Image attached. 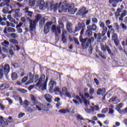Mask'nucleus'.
<instances>
[{"instance_id":"nucleus-9","label":"nucleus","mask_w":127,"mask_h":127,"mask_svg":"<svg viewBox=\"0 0 127 127\" xmlns=\"http://www.w3.org/2000/svg\"><path fill=\"white\" fill-rule=\"evenodd\" d=\"M52 22H48L44 26V32L45 34H47L50 31V28L52 25Z\"/></svg>"},{"instance_id":"nucleus-12","label":"nucleus","mask_w":127,"mask_h":127,"mask_svg":"<svg viewBox=\"0 0 127 127\" xmlns=\"http://www.w3.org/2000/svg\"><path fill=\"white\" fill-rule=\"evenodd\" d=\"M50 93H54V87H56V81L52 80L49 82Z\"/></svg>"},{"instance_id":"nucleus-56","label":"nucleus","mask_w":127,"mask_h":127,"mask_svg":"<svg viewBox=\"0 0 127 127\" xmlns=\"http://www.w3.org/2000/svg\"><path fill=\"white\" fill-rule=\"evenodd\" d=\"M97 117L98 118H105V117H106V115L105 114H98Z\"/></svg>"},{"instance_id":"nucleus-31","label":"nucleus","mask_w":127,"mask_h":127,"mask_svg":"<svg viewBox=\"0 0 127 127\" xmlns=\"http://www.w3.org/2000/svg\"><path fill=\"white\" fill-rule=\"evenodd\" d=\"M12 66L14 68H15V69H16V68H18V67H19V64L17 63L13 62V63H12Z\"/></svg>"},{"instance_id":"nucleus-38","label":"nucleus","mask_w":127,"mask_h":127,"mask_svg":"<svg viewBox=\"0 0 127 127\" xmlns=\"http://www.w3.org/2000/svg\"><path fill=\"white\" fill-rule=\"evenodd\" d=\"M116 100H117V96L112 97L109 100V103H112L113 102H116Z\"/></svg>"},{"instance_id":"nucleus-32","label":"nucleus","mask_w":127,"mask_h":127,"mask_svg":"<svg viewBox=\"0 0 127 127\" xmlns=\"http://www.w3.org/2000/svg\"><path fill=\"white\" fill-rule=\"evenodd\" d=\"M58 3H56L54 5V11H57V10H58V8H59V6H58Z\"/></svg>"},{"instance_id":"nucleus-44","label":"nucleus","mask_w":127,"mask_h":127,"mask_svg":"<svg viewBox=\"0 0 127 127\" xmlns=\"http://www.w3.org/2000/svg\"><path fill=\"white\" fill-rule=\"evenodd\" d=\"M62 41L63 43H66V41H67V38L65 36H62Z\"/></svg>"},{"instance_id":"nucleus-3","label":"nucleus","mask_w":127,"mask_h":127,"mask_svg":"<svg viewBox=\"0 0 127 127\" xmlns=\"http://www.w3.org/2000/svg\"><path fill=\"white\" fill-rule=\"evenodd\" d=\"M94 39L93 37H91L90 38L88 39V38H86L85 39H83L82 36H80L79 37V41L82 44V46L83 47H85V48H88L89 46L91 43H92V41H94Z\"/></svg>"},{"instance_id":"nucleus-63","label":"nucleus","mask_w":127,"mask_h":127,"mask_svg":"<svg viewBox=\"0 0 127 127\" xmlns=\"http://www.w3.org/2000/svg\"><path fill=\"white\" fill-rule=\"evenodd\" d=\"M63 33L62 34V36H65V34H67V31L65 30L64 29L62 30Z\"/></svg>"},{"instance_id":"nucleus-43","label":"nucleus","mask_w":127,"mask_h":127,"mask_svg":"<svg viewBox=\"0 0 127 127\" xmlns=\"http://www.w3.org/2000/svg\"><path fill=\"white\" fill-rule=\"evenodd\" d=\"M26 110L28 113H32V112H33V109L30 107H26Z\"/></svg>"},{"instance_id":"nucleus-4","label":"nucleus","mask_w":127,"mask_h":127,"mask_svg":"<svg viewBox=\"0 0 127 127\" xmlns=\"http://www.w3.org/2000/svg\"><path fill=\"white\" fill-rule=\"evenodd\" d=\"M9 71H10L9 64H5L4 67L0 68V79L3 77V74L5 76L7 75L8 73H9Z\"/></svg>"},{"instance_id":"nucleus-33","label":"nucleus","mask_w":127,"mask_h":127,"mask_svg":"<svg viewBox=\"0 0 127 127\" xmlns=\"http://www.w3.org/2000/svg\"><path fill=\"white\" fill-rule=\"evenodd\" d=\"M40 9H43L44 8V1L41 0L40 5H39Z\"/></svg>"},{"instance_id":"nucleus-30","label":"nucleus","mask_w":127,"mask_h":127,"mask_svg":"<svg viewBox=\"0 0 127 127\" xmlns=\"http://www.w3.org/2000/svg\"><path fill=\"white\" fill-rule=\"evenodd\" d=\"M32 83H33V78H30V79L25 83V86H27L28 85H30Z\"/></svg>"},{"instance_id":"nucleus-2","label":"nucleus","mask_w":127,"mask_h":127,"mask_svg":"<svg viewBox=\"0 0 127 127\" xmlns=\"http://www.w3.org/2000/svg\"><path fill=\"white\" fill-rule=\"evenodd\" d=\"M42 82H44L42 83ZM47 82H48V77H47L45 80V74L43 73L40 77L39 81L36 83V87H39L40 89L41 88L42 91H44V90H46L47 87Z\"/></svg>"},{"instance_id":"nucleus-11","label":"nucleus","mask_w":127,"mask_h":127,"mask_svg":"<svg viewBox=\"0 0 127 127\" xmlns=\"http://www.w3.org/2000/svg\"><path fill=\"white\" fill-rule=\"evenodd\" d=\"M52 30L53 32H55L56 36H58V34H60L61 33V29L58 26L56 27V26L55 25L52 26Z\"/></svg>"},{"instance_id":"nucleus-35","label":"nucleus","mask_w":127,"mask_h":127,"mask_svg":"<svg viewBox=\"0 0 127 127\" xmlns=\"http://www.w3.org/2000/svg\"><path fill=\"white\" fill-rule=\"evenodd\" d=\"M10 36L11 38H13V39H16L17 38V35L14 33L10 34Z\"/></svg>"},{"instance_id":"nucleus-22","label":"nucleus","mask_w":127,"mask_h":127,"mask_svg":"<svg viewBox=\"0 0 127 127\" xmlns=\"http://www.w3.org/2000/svg\"><path fill=\"white\" fill-rule=\"evenodd\" d=\"M107 45H104V44L101 43L100 44V47L102 51H103V52H106L107 51V49L108 48Z\"/></svg>"},{"instance_id":"nucleus-24","label":"nucleus","mask_w":127,"mask_h":127,"mask_svg":"<svg viewBox=\"0 0 127 127\" xmlns=\"http://www.w3.org/2000/svg\"><path fill=\"white\" fill-rule=\"evenodd\" d=\"M85 34L86 36H92V35H93V32L89 29H87L85 31Z\"/></svg>"},{"instance_id":"nucleus-53","label":"nucleus","mask_w":127,"mask_h":127,"mask_svg":"<svg viewBox=\"0 0 127 127\" xmlns=\"http://www.w3.org/2000/svg\"><path fill=\"white\" fill-rule=\"evenodd\" d=\"M3 123V118L2 116H0V127L2 126Z\"/></svg>"},{"instance_id":"nucleus-50","label":"nucleus","mask_w":127,"mask_h":127,"mask_svg":"<svg viewBox=\"0 0 127 127\" xmlns=\"http://www.w3.org/2000/svg\"><path fill=\"white\" fill-rule=\"evenodd\" d=\"M73 41L76 43L77 45H80V42H79V40L77 38H74Z\"/></svg>"},{"instance_id":"nucleus-60","label":"nucleus","mask_w":127,"mask_h":127,"mask_svg":"<svg viewBox=\"0 0 127 127\" xmlns=\"http://www.w3.org/2000/svg\"><path fill=\"white\" fill-rule=\"evenodd\" d=\"M23 25V23L20 22L18 25H16V28H20Z\"/></svg>"},{"instance_id":"nucleus-5","label":"nucleus","mask_w":127,"mask_h":127,"mask_svg":"<svg viewBox=\"0 0 127 127\" xmlns=\"http://www.w3.org/2000/svg\"><path fill=\"white\" fill-rule=\"evenodd\" d=\"M85 27H86V25H85V23L83 22L80 23L79 22L77 26L75 27V31H80V36H82L83 34H84V31H85Z\"/></svg>"},{"instance_id":"nucleus-51","label":"nucleus","mask_w":127,"mask_h":127,"mask_svg":"<svg viewBox=\"0 0 127 127\" xmlns=\"http://www.w3.org/2000/svg\"><path fill=\"white\" fill-rule=\"evenodd\" d=\"M95 92V89L93 88H91L89 90V93L90 95H94V93Z\"/></svg>"},{"instance_id":"nucleus-21","label":"nucleus","mask_w":127,"mask_h":127,"mask_svg":"<svg viewBox=\"0 0 127 127\" xmlns=\"http://www.w3.org/2000/svg\"><path fill=\"white\" fill-rule=\"evenodd\" d=\"M96 52L98 53L99 56L102 58V59H104V60H106L107 59V57H106V56L105 55H103V52L101 51H99V50H96Z\"/></svg>"},{"instance_id":"nucleus-58","label":"nucleus","mask_w":127,"mask_h":127,"mask_svg":"<svg viewBox=\"0 0 127 127\" xmlns=\"http://www.w3.org/2000/svg\"><path fill=\"white\" fill-rule=\"evenodd\" d=\"M92 20L93 23H98V19L97 18H92Z\"/></svg>"},{"instance_id":"nucleus-46","label":"nucleus","mask_w":127,"mask_h":127,"mask_svg":"<svg viewBox=\"0 0 127 127\" xmlns=\"http://www.w3.org/2000/svg\"><path fill=\"white\" fill-rule=\"evenodd\" d=\"M114 25L116 26L117 32H119L120 31V26H119V24L117 23H115Z\"/></svg>"},{"instance_id":"nucleus-41","label":"nucleus","mask_w":127,"mask_h":127,"mask_svg":"<svg viewBox=\"0 0 127 127\" xmlns=\"http://www.w3.org/2000/svg\"><path fill=\"white\" fill-rule=\"evenodd\" d=\"M28 80V76H24L21 80L22 83H25L26 81Z\"/></svg>"},{"instance_id":"nucleus-28","label":"nucleus","mask_w":127,"mask_h":127,"mask_svg":"<svg viewBox=\"0 0 127 127\" xmlns=\"http://www.w3.org/2000/svg\"><path fill=\"white\" fill-rule=\"evenodd\" d=\"M72 24L71 23H67L66 25V29L68 32H72Z\"/></svg>"},{"instance_id":"nucleus-61","label":"nucleus","mask_w":127,"mask_h":127,"mask_svg":"<svg viewBox=\"0 0 127 127\" xmlns=\"http://www.w3.org/2000/svg\"><path fill=\"white\" fill-rule=\"evenodd\" d=\"M41 18V16L40 14H38L36 16V20H37V21H39V20H40Z\"/></svg>"},{"instance_id":"nucleus-26","label":"nucleus","mask_w":127,"mask_h":127,"mask_svg":"<svg viewBox=\"0 0 127 127\" xmlns=\"http://www.w3.org/2000/svg\"><path fill=\"white\" fill-rule=\"evenodd\" d=\"M103 31H102V36H105L106 35V33H107V31H108V28L107 26H104L102 28Z\"/></svg>"},{"instance_id":"nucleus-29","label":"nucleus","mask_w":127,"mask_h":127,"mask_svg":"<svg viewBox=\"0 0 127 127\" xmlns=\"http://www.w3.org/2000/svg\"><path fill=\"white\" fill-rule=\"evenodd\" d=\"M35 0H30L29 2V4L30 6H34L35 5Z\"/></svg>"},{"instance_id":"nucleus-6","label":"nucleus","mask_w":127,"mask_h":127,"mask_svg":"<svg viewBox=\"0 0 127 127\" xmlns=\"http://www.w3.org/2000/svg\"><path fill=\"white\" fill-rule=\"evenodd\" d=\"M69 6H70V4H69V3H67V1H64L63 4L62 5V6L59 7V13H62V11H64V12H66V11L68 10V8H69Z\"/></svg>"},{"instance_id":"nucleus-17","label":"nucleus","mask_w":127,"mask_h":127,"mask_svg":"<svg viewBox=\"0 0 127 127\" xmlns=\"http://www.w3.org/2000/svg\"><path fill=\"white\" fill-rule=\"evenodd\" d=\"M87 8L86 7H83L82 8L79 9L76 14V15H80V14H83L85 11H86Z\"/></svg>"},{"instance_id":"nucleus-13","label":"nucleus","mask_w":127,"mask_h":127,"mask_svg":"<svg viewBox=\"0 0 127 127\" xmlns=\"http://www.w3.org/2000/svg\"><path fill=\"white\" fill-rule=\"evenodd\" d=\"M7 31L8 32H15L16 30L15 29L11 27H5L3 30V33L4 34H7Z\"/></svg>"},{"instance_id":"nucleus-23","label":"nucleus","mask_w":127,"mask_h":127,"mask_svg":"<svg viewBox=\"0 0 127 127\" xmlns=\"http://www.w3.org/2000/svg\"><path fill=\"white\" fill-rule=\"evenodd\" d=\"M94 38L95 39H102V34L101 33H98V34H94Z\"/></svg>"},{"instance_id":"nucleus-54","label":"nucleus","mask_w":127,"mask_h":127,"mask_svg":"<svg viewBox=\"0 0 127 127\" xmlns=\"http://www.w3.org/2000/svg\"><path fill=\"white\" fill-rule=\"evenodd\" d=\"M107 112H108V108H104L101 111L102 114H107Z\"/></svg>"},{"instance_id":"nucleus-34","label":"nucleus","mask_w":127,"mask_h":127,"mask_svg":"<svg viewBox=\"0 0 127 127\" xmlns=\"http://www.w3.org/2000/svg\"><path fill=\"white\" fill-rule=\"evenodd\" d=\"M17 91H18L19 92H21V93H22L23 94H25V93H27V90L22 88H19L17 89Z\"/></svg>"},{"instance_id":"nucleus-64","label":"nucleus","mask_w":127,"mask_h":127,"mask_svg":"<svg viewBox=\"0 0 127 127\" xmlns=\"http://www.w3.org/2000/svg\"><path fill=\"white\" fill-rule=\"evenodd\" d=\"M100 27L101 28H103V27H104L105 26V23H104V22H101L100 23Z\"/></svg>"},{"instance_id":"nucleus-16","label":"nucleus","mask_w":127,"mask_h":127,"mask_svg":"<svg viewBox=\"0 0 127 127\" xmlns=\"http://www.w3.org/2000/svg\"><path fill=\"white\" fill-rule=\"evenodd\" d=\"M87 29H89L91 31H96L97 30V25L96 24H92V25L87 26Z\"/></svg>"},{"instance_id":"nucleus-39","label":"nucleus","mask_w":127,"mask_h":127,"mask_svg":"<svg viewBox=\"0 0 127 127\" xmlns=\"http://www.w3.org/2000/svg\"><path fill=\"white\" fill-rule=\"evenodd\" d=\"M61 29H64V23L63 22L59 23V25L58 26Z\"/></svg>"},{"instance_id":"nucleus-19","label":"nucleus","mask_w":127,"mask_h":127,"mask_svg":"<svg viewBox=\"0 0 127 127\" xmlns=\"http://www.w3.org/2000/svg\"><path fill=\"white\" fill-rule=\"evenodd\" d=\"M16 5H18V6H20V7H21V5L20 4V3L12 0L11 5V8H12V7H15Z\"/></svg>"},{"instance_id":"nucleus-25","label":"nucleus","mask_w":127,"mask_h":127,"mask_svg":"<svg viewBox=\"0 0 127 127\" xmlns=\"http://www.w3.org/2000/svg\"><path fill=\"white\" fill-rule=\"evenodd\" d=\"M70 111L68 110V109H63L59 110V113H61V114H67V113H69Z\"/></svg>"},{"instance_id":"nucleus-55","label":"nucleus","mask_w":127,"mask_h":127,"mask_svg":"<svg viewBox=\"0 0 127 127\" xmlns=\"http://www.w3.org/2000/svg\"><path fill=\"white\" fill-rule=\"evenodd\" d=\"M11 42L12 43H13L14 44H18V42H17V40H16L15 39H11Z\"/></svg>"},{"instance_id":"nucleus-59","label":"nucleus","mask_w":127,"mask_h":127,"mask_svg":"<svg viewBox=\"0 0 127 127\" xmlns=\"http://www.w3.org/2000/svg\"><path fill=\"white\" fill-rule=\"evenodd\" d=\"M88 52L90 53V54H92L93 52V47L92 46H90L88 49Z\"/></svg>"},{"instance_id":"nucleus-36","label":"nucleus","mask_w":127,"mask_h":127,"mask_svg":"<svg viewBox=\"0 0 127 127\" xmlns=\"http://www.w3.org/2000/svg\"><path fill=\"white\" fill-rule=\"evenodd\" d=\"M26 14H27V15H28V16H29V17H32V14H33V12H31L30 11H26Z\"/></svg>"},{"instance_id":"nucleus-20","label":"nucleus","mask_w":127,"mask_h":127,"mask_svg":"<svg viewBox=\"0 0 127 127\" xmlns=\"http://www.w3.org/2000/svg\"><path fill=\"white\" fill-rule=\"evenodd\" d=\"M9 87V85L3 83L0 85V90L3 91V90H5V89H7Z\"/></svg>"},{"instance_id":"nucleus-15","label":"nucleus","mask_w":127,"mask_h":127,"mask_svg":"<svg viewBox=\"0 0 127 127\" xmlns=\"http://www.w3.org/2000/svg\"><path fill=\"white\" fill-rule=\"evenodd\" d=\"M46 101L48 103H51L52 102V96L49 94H45L44 95Z\"/></svg>"},{"instance_id":"nucleus-45","label":"nucleus","mask_w":127,"mask_h":127,"mask_svg":"<svg viewBox=\"0 0 127 127\" xmlns=\"http://www.w3.org/2000/svg\"><path fill=\"white\" fill-rule=\"evenodd\" d=\"M31 100L32 103H33L34 105H35V102L36 101V98H35L34 96L32 95L31 96Z\"/></svg>"},{"instance_id":"nucleus-1","label":"nucleus","mask_w":127,"mask_h":127,"mask_svg":"<svg viewBox=\"0 0 127 127\" xmlns=\"http://www.w3.org/2000/svg\"><path fill=\"white\" fill-rule=\"evenodd\" d=\"M10 2V0H3V2L0 3V7L4 6L2 10L4 14L8 13V14H10L14 11V9H11V5L9 4ZM10 9L11 10L9 11Z\"/></svg>"},{"instance_id":"nucleus-49","label":"nucleus","mask_w":127,"mask_h":127,"mask_svg":"<svg viewBox=\"0 0 127 127\" xmlns=\"http://www.w3.org/2000/svg\"><path fill=\"white\" fill-rule=\"evenodd\" d=\"M24 116H25V113H21L18 114V117L19 119H20V118H22L23 117H24Z\"/></svg>"},{"instance_id":"nucleus-8","label":"nucleus","mask_w":127,"mask_h":127,"mask_svg":"<svg viewBox=\"0 0 127 127\" xmlns=\"http://www.w3.org/2000/svg\"><path fill=\"white\" fill-rule=\"evenodd\" d=\"M28 19L29 20V23H30V26H29V29H30V32H32V31H33V29H35L36 27V21H34L30 19L29 18H27V20H28Z\"/></svg>"},{"instance_id":"nucleus-18","label":"nucleus","mask_w":127,"mask_h":127,"mask_svg":"<svg viewBox=\"0 0 127 127\" xmlns=\"http://www.w3.org/2000/svg\"><path fill=\"white\" fill-rule=\"evenodd\" d=\"M106 50L111 58H113V57H115V56H116L115 54L112 53V50H111V49H110V47L108 46L107 49H106Z\"/></svg>"},{"instance_id":"nucleus-52","label":"nucleus","mask_w":127,"mask_h":127,"mask_svg":"<svg viewBox=\"0 0 127 127\" xmlns=\"http://www.w3.org/2000/svg\"><path fill=\"white\" fill-rule=\"evenodd\" d=\"M54 92L60 93V88H59V87H55V89H54Z\"/></svg>"},{"instance_id":"nucleus-27","label":"nucleus","mask_w":127,"mask_h":127,"mask_svg":"<svg viewBox=\"0 0 127 127\" xmlns=\"http://www.w3.org/2000/svg\"><path fill=\"white\" fill-rule=\"evenodd\" d=\"M11 79L13 81H14L17 79V73L16 72H12L11 73Z\"/></svg>"},{"instance_id":"nucleus-42","label":"nucleus","mask_w":127,"mask_h":127,"mask_svg":"<svg viewBox=\"0 0 127 127\" xmlns=\"http://www.w3.org/2000/svg\"><path fill=\"white\" fill-rule=\"evenodd\" d=\"M1 45L5 47L6 46H7V45H9V43L6 41H4V42L2 43Z\"/></svg>"},{"instance_id":"nucleus-10","label":"nucleus","mask_w":127,"mask_h":127,"mask_svg":"<svg viewBox=\"0 0 127 127\" xmlns=\"http://www.w3.org/2000/svg\"><path fill=\"white\" fill-rule=\"evenodd\" d=\"M112 40L114 41L117 47L120 45V40H119V37H118L117 34H114V35H112Z\"/></svg>"},{"instance_id":"nucleus-14","label":"nucleus","mask_w":127,"mask_h":127,"mask_svg":"<svg viewBox=\"0 0 127 127\" xmlns=\"http://www.w3.org/2000/svg\"><path fill=\"white\" fill-rule=\"evenodd\" d=\"M97 95L100 96L102 95V96H104V94H106V88H99L96 92Z\"/></svg>"},{"instance_id":"nucleus-57","label":"nucleus","mask_w":127,"mask_h":127,"mask_svg":"<svg viewBox=\"0 0 127 127\" xmlns=\"http://www.w3.org/2000/svg\"><path fill=\"white\" fill-rule=\"evenodd\" d=\"M45 24V20H41L39 22V25L41 26H42V25H44Z\"/></svg>"},{"instance_id":"nucleus-37","label":"nucleus","mask_w":127,"mask_h":127,"mask_svg":"<svg viewBox=\"0 0 127 127\" xmlns=\"http://www.w3.org/2000/svg\"><path fill=\"white\" fill-rule=\"evenodd\" d=\"M76 118L77 121H84V118L80 115H77Z\"/></svg>"},{"instance_id":"nucleus-40","label":"nucleus","mask_w":127,"mask_h":127,"mask_svg":"<svg viewBox=\"0 0 127 127\" xmlns=\"http://www.w3.org/2000/svg\"><path fill=\"white\" fill-rule=\"evenodd\" d=\"M67 91H68V89L67 87H64L62 89V94L63 95H65V93L67 92Z\"/></svg>"},{"instance_id":"nucleus-48","label":"nucleus","mask_w":127,"mask_h":127,"mask_svg":"<svg viewBox=\"0 0 127 127\" xmlns=\"http://www.w3.org/2000/svg\"><path fill=\"white\" fill-rule=\"evenodd\" d=\"M75 98L76 99V100H77V101L79 102L80 104H82V103H83V101H82V99H81V98L80 97V96H76Z\"/></svg>"},{"instance_id":"nucleus-7","label":"nucleus","mask_w":127,"mask_h":127,"mask_svg":"<svg viewBox=\"0 0 127 127\" xmlns=\"http://www.w3.org/2000/svg\"><path fill=\"white\" fill-rule=\"evenodd\" d=\"M74 7H75V4L73 3H71L69 6L68 7L67 11L68 12H69V13H70V14H75L76 12L78 10V8H74Z\"/></svg>"},{"instance_id":"nucleus-47","label":"nucleus","mask_w":127,"mask_h":127,"mask_svg":"<svg viewBox=\"0 0 127 127\" xmlns=\"http://www.w3.org/2000/svg\"><path fill=\"white\" fill-rule=\"evenodd\" d=\"M127 10H124L122 13L121 14V16H122V17H125V16L127 15Z\"/></svg>"},{"instance_id":"nucleus-62","label":"nucleus","mask_w":127,"mask_h":127,"mask_svg":"<svg viewBox=\"0 0 127 127\" xmlns=\"http://www.w3.org/2000/svg\"><path fill=\"white\" fill-rule=\"evenodd\" d=\"M35 78L34 79L36 80L35 82H37L38 81H39V75L38 74H36L34 76Z\"/></svg>"}]
</instances>
